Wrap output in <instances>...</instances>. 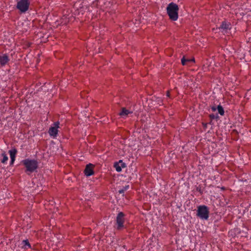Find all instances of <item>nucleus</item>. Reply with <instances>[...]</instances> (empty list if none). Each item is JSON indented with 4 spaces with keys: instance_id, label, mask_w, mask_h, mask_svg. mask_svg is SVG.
<instances>
[{
    "instance_id": "obj_16",
    "label": "nucleus",
    "mask_w": 251,
    "mask_h": 251,
    "mask_svg": "<svg viewBox=\"0 0 251 251\" xmlns=\"http://www.w3.org/2000/svg\"><path fill=\"white\" fill-rule=\"evenodd\" d=\"M1 156L2 157V159L1 160V163H2L3 164L6 163L8 159V157L7 155H6V154L5 152H2L1 153Z\"/></svg>"
},
{
    "instance_id": "obj_2",
    "label": "nucleus",
    "mask_w": 251,
    "mask_h": 251,
    "mask_svg": "<svg viewBox=\"0 0 251 251\" xmlns=\"http://www.w3.org/2000/svg\"><path fill=\"white\" fill-rule=\"evenodd\" d=\"M23 163L26 168V172H33L38 167V162L34 159H25L23 161Z\"/></svg>"
},
{
    "instance_id": "obj_4",
    "label": "nucleus",
    "mask_w": 251,
    "mask_h": 251,
    "mask_svg": "<svg viewBox=\"0 0 251 251\" xmlns=\"http://www.w3.org/2000/svg\"><path fill=\"white\" fill-rule=\"evenodd\" d=\"M29 5L28 0H20L17 2V7L21 12L24 13L28 10Z\"/></svg>"
},
{
    "instance_id": "obj_7",
    "label": "nucleus",
    "mask_w": 251,
    "mask_h": 251,
    "mask_svg": "<svg viewBox=\"0 0 251 251\" xmlns=\"http://www.w3.org/2000/svg\"><path fill=\"white\" fill-rule=\"evenodd\" d=\"M231 28V25L229 23L226 22H224L222 23L219 29L221 32L225 33H227L228 30H229Z\"/></svg>"
},
{
    "instance_id": "obj_18",
    "label": "nucleus",
    "mask_w": 251,
    "mask_h": 251,
    "mask_svg": "<svg viewBox=\"0 0 251 251\" xmlns=\"http://www.w3.org/2000/svg\"><path fill=\"white\" fill-rule=\"evenodd\" d=\"M63 20L64 21H63L62 22V23H63V24H67V23H68L69 22V18H68L66 16H65V15L63 16Z\"/></svg>"
},
{
    "instance_id": "obj_5",
    "label": "nucleus",
    "mask_w": 251,
    "mask_h": 251,
    "mask_svg": "<svg viewBox=\"0 0 251 251\" xmlns=\"http://www.w3.org/2000/svg\"><path fill=\"white\" fill-rule=\"evenodd\" d=\"M59 122H55L53 125L49 128V135L55 138L56 137L58 134V129L59 128Z\"/></svg>"
},
{
    "instance_id": "obj_13",
    "label": "nucleus",
    "mask_w": 251,
    "mask_h": 251,
    "mask_svg": "<svg viewBox=\"0 0 251 251\" xmlns=\"http://www.w3.org/2000/svg\"><path fill=\"white\" fill-rule=\"evenodd\" d=\"M132 113V112L123 108L122 111L120 113V115L123 118H126L129 114Z\"/></svg>"
},
{
    "instance_id": "obj_12",
    "label": "nucleus",
    "mask_w": 251,
    "mask_h": 251,
    "mask_svg": "<svg viewBox=\"0 0 251 251\" xmlns=\"http://www.w3.org/2000/svg\"><path fill=\"white\" fill-rule=\"evenodd\" d=\"M211 109L213 111H216L217 110L218 113L222 116L224 115V110L223 107L220 105H219L217 107L213 106L211 108Z\"/></svg>"
},
{
    "instance_id": "obj_15",
    "label": "nucleus",
    "mask_w": 251,
    "mask_h": 251,
    "mask_svg": "<svg viewBox=\"0 0 251 251\" xmlns=\"http://www.w3.org/2000/svg\"><path fill=\"white\" fill-rule=\"evenodd\" d=\"M22 247L24 249H27L31 247L30 245L27 240H25L22 243Z\"/></svg>"
},
{
    "instance_id": "obj_21",
    "label": "nucleus",
    "mask_w": 251,
    "mask_h": 251,
    "mask_svg": "<svg viewBox=\"0 0 251 251\" xmlns=\"http://www.w3.org/2000/svg\"><path fill=\"white\" fill-rule=\"evenodd\" d=\"M204 126H206V124H204Z\"/></svg>"
},
{
    "instance_id": "obj_8",
    "label": "nucleus",
    "mask_w": 251,
    "mask_h": 251,
    "mask_svg": "<svg viewBox=\"0 0 251 251\" xmlns=\"http://www.w3.org/2000/svg\"><path fill=\"white\" fill-rule=\"evenodd\" d=\"M126 164L120 160L118 162H116L114 164V167L118 172H120L123 168L126 167Z\"/></svg>"
},
{
    "instance_id": "obj_19",
    "label": "nucleus",
    "mask_w": 251,
    "mask_h": 251,
    "mask_svg": "<svg viewBox=\"0 0 251 251\" xmlns=\"http://www.w3.org/2000/svg\"><path fill=\"white\" fill-rule=\"evenodd\" d=\"M210 117L212 119H216V118H218V116L217 115L215 116L214 114H211V115H210Z\"/></svg>"
},
{
    "instance_id": "obj_11",
    "label": "nucleus",
    "mask_w": 251,
    "mask_h": 251,
    "mask_svg": "<svg viewBox=\"0 0 251 251\" xmlns=\"http://www.w3.org/2000/svg\"><path fill=\"white\" fill-rule=\"evenodd\" d=\"M9 60L8 56L4 54L0 55V64L1 65H5Z\"/></svg>"
},
{
    "instance_id": "obj_10",
    "label": "nucleus",
    "mask_w": 251,
    "mask_h": 251,
    "mask_svg": "<svg viewBox=\"0 0 251 251\" xmlns=\"http://www.w3.org/2000/svg\"><path fill=\"white\" fill-rule=\"evenodd\" d=\"M10 157L11 159V164H13L15 160V157L17 153V150L15 149H12L9 151Z\"/></svg>"
},
{
    "instance_id": "obj_9",
    "label": "nucleus",
    "mask_w": 251,
    "mask_h": 251,
    "mask_svg": "<svg viewBox=\"0 0 251 251\" xmlns=\"http://www.w3.org/2000/svg\"><path fill=\"white\" fill-rule=\"evenodd\" d=\"M85 174L86 176H90L94 173L93 170V165L91 164L87 165L84 171Z\"/></svg>"
},
{
    "instance_id": "obj_20",
    "label": "nucleus",
    "mask_w": 251,
    "mask_h": 251,
    "mask_svg": "<svg viewBox=\"0 0 251 251\" xmlns=\"http://www.w3.org/2000/svg\"><path fill=\"white\" fill-rule=\"evenodd\" d=\"M167 97H169V92L167 93Z\"/></svg>"
},
{
    "instance_id": "obj_1",
    "label": "nucleus",
    "mask_w": 251,
    "mask_h": 251,
    "mask_svg": "<svg viewBox=\"0 0 251 251\" xmlns=\"http://www.w3.org/2000/svg\"><path fill=\"white\" fill-rule=\"evenodd\" d=\"M166 9L170 19L174 21H176L178 19L179 10L178 5L174 2H171L168 5Z\"/></svg>"
},
{
    "instance_id": "obj_14",
    "label": "nucleus",
    "mask_w": 251,
    "mask_h": 251,
    "mask_svg": "<svg viewBox=\"0 0 251 251\" xmlns=\"http://www.w3.org/2000/svg\"><path fill=\"white\" fill-rule=\"evenodd\" d=\"M181 63L183 65H185L187 64V63H193L195 62L194 58L192 59H185L184 57H183L181 59Z\"/></svg>"
},
{
    "instance_id": "obj_6",
    "label": "nucleus",
    "mask_w": 251,
    "mask_h": 251,
    "mask_svg": "<svg viewBox=\"0 0 251 251\" xmlns=\"http://www.w3.org/2000/svg\"><path fill=\"white\" fill-rule=\"evenodd\" d=\"M124 214L123 212H120L117 216L116 219V223L117 226V229H121L124 227Z\"/></svg>"
},
{
    "instance_id": "obj_17",
    "label": "nucleus",
    "mask_w": 251,
    "mask_h": 251,
    "mask_svg": "<svg viewBox=\"0 0 251 251\" xmlns=\"http://www.w3.org/2000/svg\"><path fill=\"white\" fill-rule=\"evenodd\" d=\"M129 188V185L126 186L123 189H122L119 191V193L122 194L124 193L125 191L127 190Z\"/></svg>"
},
{
    "instance_id": "obj_3",
    "label": "nucleus",
    "mask_w": 251,
    "mask_h": 251,
    "mask_svg": "<svg viewBox=\"0 0 251 251\" xmlns=\"http://www.w3.org/2000/svg\"><path fill=\"white\" fill-rule=\"evenodd\" d=\"M209 211L208 207L204 205L198 207L197 215L201 219L207 220L209 218Z\"/></svg>"
}]
</instances>
